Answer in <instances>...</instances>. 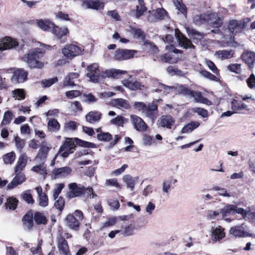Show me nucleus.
Masks as SVG:
<instances>
[{
	"label": "nucleus",
	"instance_id": "nucleus-62",
	"mask_svg": "<svg viewBox=\"0 0 255 255\" xmlns=\"http://www.w3.org/2000/svg\"><path fill=\"white\" fill-rule=\"evenodd\" d=\"M79 90H71L66 92V96L69 99H73L79 96L81 94Z\"/></svg>",
	"mask_w": 255,
	"mask_h": 255
},
{
	"label": "nucleus",
	"instance_id": "nucleus-47",
	"mask_svg": "<svg viewBox=\"0 0 255 255\" xmlns=\"http://www.w3.org/2000/svg\"><path fill=\"white\" fill-rule=\"evenodd\" d=\"M18 200L15 198L11 197L7 199L5 204L6 209L14 210L17 205Z\"/></svg>",
	"mask_w": 255,
	"mask_h": 255
},
{
	"label": "nucleus",
	"instance_id": "nucleus-40",
	"mask_svg": "<svg viewBox=\"0 0 255 255\" xmlns=\"http://www.w3.org/2000/svg\"><path fill=\"white\" fill-rule=\"evenodd\" d=\"M180 87L181 88V90H182L183 93L191 95L198 102L200 101V98L202 97L200 92L190 91L187 88H184L183 86H181Z\"/></svg>",
	"mask_w": 255,
	"mask_h": 255
},
{
	"label": "nucleus",
	"instance_id": "nucleus-42",
	"mask_svg": "<svg viewBox=\"0 0 255 255\" xmlns=\"http://www.w3.org/2000/svg\"><path fill=\"white\" fill-rule=\"evenodd\" d=\"M146 10L145 6H136L135 10H132L130 12V14L135 18H138L143 15V13Z\"/></svg>",
	"mask_w": 255,
	"mask_h": 255
},
{
	"label": "nucleus",
	"instance_id": "nucleus-5",
	"mask_svg": "<svg viewBox=\"0 0 255 255\" xmlns=\"http://www.w3.org/2000/svg\"><path fill=\"white\" fill-rule=\"evenodd\" d=\"M62 52L67 58L72 59L81 54L82 49L77 45L68 44L63 48Z\"/></svg>",
	"mask_w": 255,
	"mask_h": 255
},
{
	"label": "nucleus",
	"instance_id": "nucleus-17",
	"mask_svg": "<svg viewBox=\"0 0 255 255\" xmlns=\"http://www.w3.org/2000/svg\"><path fill=\"white\" fill-rule=\"evenodd\" d=\"M27 160L28 157L25 153L21 154L14 167V172H21L23 170L27 164Z\"/></svg>",
	"mask_w": 255,
	"mask_h": 255
},
{
	"label": "nucleus",
	"instance_id": "nucleus-60",
	"mask_svg": "<svg viewBox=\"0 0 255 255\" xmlns=\"http://www.w3.org/2000/svg\"><path fill=\"white\" fill-rule=\"evenodd\" d=\"M246 81L249 88L255 89V75L254 74H252Z\"/></svg>",
	"mask_w": 255,
	"mask_h": 255
},
{
	"label": "nucleus",
	"instance_id": "nucleus-24",
	"mask_svg": "<svg viewBox=\"0 0 255 255\" xmlns=\"http://www.w3.org/2000/svg\"><path fill=\"white\" fill-rule=\"evenodd\" d=\"M217 58L221 60L229 59L233 57L234 51L233 50H220L215 53Z\"/></svg>",
	"mask_w": 255,
	"mask_h": 255
},
{
	"label": "nucleus",
	"instance_id": "nucleus-46",
	"mask_svg": "<svg viewBox=\"0 0 255 255\" xmlns=\"http://www.w3.org/2000/svg\"><path fill=\"white\" fill-rule=\"evenodd\" d=\"M13 97L19 100H23L25 97V93L23 89H17L12 92Z\"/></svg>",
	"mask_w": 255,
	"mask_h": 255
},
{
	"label": "nucleus",
	"instance_id": "nucleus-22",
	"mask_svg": "<svg viewBox=\"0 0 255 255\" xmlns=\"http://www.w3.org/2000/svg\"><path fill=\"white\" fill-rule=\"evenodd\" d=\"M65 222L67 226L71 229L78 230L80 226L79 220L77 219L73 215H68L65 219Z\"/></svg>",
	"mask_w": 255,
	"mask_h": 255
},
{
	"label": "nucleus",
	"instance_id": "nucleus-21",
	"mask_svg": "<svg viewBox=\"0 0 255 255\" xmlns=\"http://www.w3.org/2000/svg\"><path fill=\"white\" fill-rule=\"evenodd\" d=\"M57 248L61 254L69 255V251L67 241L62 236L57 238Z\"/></svg>",
	"mask_w": 255,
	"mask_h": 255
},
{
	"label": "nucleus",
	"instance_id": "nucleus-51",
	"mask_svg": "<svg viewBox=\"0 0 255 255\" xmlns=\"http://www.w3.org/2000/svg\"><path fill=\"white\" fill-rule=\"evenodd\" d=\"M12 114L10 111H6L4 113L1 125L6 126L8 125L12 120Z\"/></svg>",
	"mask_w": 255,
	"mask_h": 255
},
{
	"label": "nucleus",
	"instance_id": "nucleus-26",
	"mask_svg": "<svg viewBox=\"0 0 255 255\" xmlns=\"http://www.w3.org/2000/svg\"><path fill=\"white\" fill-rule=\"evenodd\" d=\"M49 149L50 148L47 146V143L45 141L42 142L36 159L40 160H45L47 158Z\"/></svg>",
	"mask_w": 255,
	"mask_h": 255
},
{
	"label": "nucleus",
	"instance_id": "nucleus-41",
	"mask_svg": "<svg viewBox=\"0 0 255 255\" xmlns=\"http://www.w3.org/2000/svg\"><path fill=\"white\" fill-rule=\"evenodd\" d=\"M34 219L37 224H46L47 223L46 216L43 213L36 212L34 214Z\"/></svg>",
	"mask_w": 255,
	"mask_h": 255
},
{
	"label": "nucleus",
	"instance_id": "nucleus-6",
	"mask_svg": "<svg viewBox=\"0 0 255 255\" xmlns=\"http://www.w3.org/2000/svg\"><path fill=\"white\" fill-rule=\"evenodd\" d=\"M130 120L136 130L139 132H144L146 130L148 126L140 117L131 115L130 116Z\"/></svg>",
	"mask_w": 255,
	"mask_h": 255
},
{
	"label": "nucleus",
	"instance_id": "nucleus-63",
	"mask_svg": "<svg viewBox=\"0 0 255 255\" xmlns=\"http://www.w3.org/2000/svg\"><path fill=\"white\" fill-rule=\"evenodd\" d=\"M39 197V205L43 207H45L48 205V200L47 195L45 194H42Z\"/></svg>",
	"mask_w": 255,
	"mask_h": 255
},
{
	"label": "nucleus",
	"instance_id": "nucleus-37",
	"mask_svg": "<svg viewBox=\"0 0 255 255\" xmlns=\"http://www.w3.org/2000/svg\"><path fill=\"white\" fill-rule=\"evenodd\" d=\"M200 125L198 122H192L185 126L181 130V133H185L192 131L194 129L197 128Z\"/></svg>",
	"mask_w": 255,
	"mask_h": 255
},
{
	"label": "nucleus",
	"instance_id": "nucleus-61",
	"mask_svg": "<svg viewBox=\"0 0 255 255\" xmlns=\"http://www.w3.org/2000/svg\"><path fill=\"white\" fill-rule=\"evenodd\" d=\"M171 185V182L170 181L164 180L162 184V190L163 192L166 193V194H168Z\"/></svg>",
	"mask_w": 255,
	"mask_h": 255
},
{
	"label": "nucleus",
	"instance_id": "nucleus-13",
	"mask_svg": "<svg viewBox=\"0 0 255 255\" xmlns=\"http://www.w3.org/2000/svg\"><path fill=\"white\" fill-rule=\"evenodd\" d=\"M17 45V41L9 37H5L0 40V50H5L15 48Z\"/></svg>",
	"mask_w": 255,
	"mask_h": 255
},
{
	"label": "nucleus",
	"instance_id": "nucleus-27",
	"mask_svg": "<svg viewBox=\"0 0 255 255\" xmlns=\"http://www.w3.org/2000/svg\"><path fill=\"white\" fill-rule=\"evenodd\" d=\"M102 114L99 111H91L85 117L86 120L90 124L98 122L101 119Z\"/></svg>",
	"mask_w": 255,
	"mask_h": 255
},
{
	"label": "nucleus",
	"instance_id": "nucleus-43",
	"mask_svg": "<svg viewBox=\"0 0 255 255\" xmlns=\"http://www.w3.org/2000/svg\"><path fill=\"white\" fill-rule=\"evenodd\" d=\"M187 32L189 36L193 39H200L203 37V35L201 33L191 28H187Z\"/></svg>",
	"mask_w": 255,
	"mask_h": 255
},
{
	"label": "nucleus",
	"instance_id": "nucleus-44",
	"mask_svg": "<svg viewBox=\"0 0 255 255\" xmlns=\"http://www.w3.org/2000/svg\"><path fill=\"white\" fill-rule=\"evenodd\" d=\"M227 69L230 71L237 74H241L242 71L241 64L238 63L229 64L227 67Z\"/></svg>",
	"mask_w": 255,
	"mask_h": 255
},
{
	"label": "nucleus",
	"instance_id": "nucleus-35",
	"mask_svg": "<svg viewBox=\"0 0 255 255\" xmlns=\"http://www.w3.org/2000/svg\"><path fill=\"white\" fill-rule=\"evenodd\" d=\"M124 85L131 90H137L140 89L142 86L141 84L136 80H127L125 81L123 83Z\"/></svg>",
	"mask_w": 255,
	"mask_h": 255
},
{
	"label": "nucleus",
	"instance_id": "nucleus-36",
	"mask_svg": "<svg viewBox=\"0 0 255 255\" xmlns=\"http://www.w3.org/2000/svg\"><path fill=\"white\" fill-rule=\"evenodd\" d=\"M194 22L198 25L208 23V11L202 13L200 15H197L194 17Z\"/></svg>",
	"mask_w": 255,
	"mask_h": 255
},
{
	"label": "nucleus",
	"instance_id": "nucleus-59",
	"mask_svg": "<svg viewBox=\"0 0 255 255\" xmlns=\"http://www.w3.org/2000/svg\"><path fill=\"white\" fill-rule=\"evenodd\" d=\"M128 165L127 164H125L122 165L121 167L111 172V175L119 176L125 172L126 169L128 168Z\"/></svg>",
	"mask_w": 255,
	"mask_h": 255
},
{
	"label": "nucleus",
	"instance_id": "nucleus-19",
	"mask_svg": "<svg viewBox=\"0 0 255 255\" xmlns=\"http://www.w3.org/2000/svg\"><path fill=\"white\" fill-rule=\"evenodd\" d=\"M35 23L38 27L40 28L43 31H50L53 28L54 23L51 22L49 19H36L35 20Z\"/></svg>",
	"mask_w": 255,
	"mask_h": 255
},
{
	"label": "nucleus",
	"instance_id": "nucleus-31",
	"mask_svg": "<svg viewBox=\"0 0 255 255\" xmlns=\"http://www.w3.org/2000/svg\"><path fill=\"white\" fill-rule=\"evenodd\" d=\"M242 58L250 67L253 66L255 63V52H245L242 55Z\"/></svg>",
	"mask_w": 255,
	"mask_h": 255
},
{
	"label": "nucleus",
	"instance_id": "nucleus-52",
	"mask_svg": "<svg viewBox=\"0 0 255 255\" xmlns=\"http://www.w3.org/2000/svg\"><path fill=\"white\" fill-rule=\"evenodd\" d=\"M32 170L42 175L43 176L47 174L46 170L43 164L33 166Z\"/></svg>",
	"mask_w": 255,
	"mask_h": 255
},
{
	"label": "nucleus",
	"instance_id": "nucleus-11",
	"mask_svg": "<svg viewBox=\"0 0 255 255\" xmlns=\"http://www.w3.org/2000/svg\"><path fill=\"white\" fill-rule=\"evenodd\" d=\"M158 124L162 128L172 129L175 124V119L170 115L162 116L158 121Z\"/></svg>",
	"mask_w": 255,
	"mask_h": 255
},
{
	"label": "nucleus",
	"instance_id": "nucleus-9",
	"mask_svg": "<svg viewBox=\"0 0 255 255\" xmlns=\"http://www.w3.org/2000/svg\"><path fill=\"white\" fill-rule=\"evenodd\" d=\"M223 23V16L219 14L216 12H211L208 11V21L211 26L218 28L220 27Z\"/></svg>",
	"mask_w": 255,
	"mask_h": 255
},
{
	"label": "nucleus",
	"instance_id": "nucleus-3",
	"mask_svg": "<svg viewBox=\"0 0 255 255\" xmlns=\"http://www.w3.org/2000/svg\"><path fill=\"white\" fill-rule=\"evenodd\" d=\"M3 72L11 73L13 74L11 77V82L13 84L22 83L24 82L27 77L28 73L23 69H17L11 68L7 69H3Z\"/></svg>",
	"mask_w": 255,
	"mask_h": 255
},
{
	"label": "nucleus",
	"instance_id": "nucleus-48",
	"mask_svg": "<svg viewBox=\"0 0 255 255\" xmlns=\"http://www.w3.org/2000/svg\"><path fill=\"white\" fill-rule=\"evenodd\" d=\"M15 158V154L14 152L7 153L3 156V160L5 164H12Z\"/></svg>",
	"mask_w": 255,
	"mask_h": 255
},
{
	"label": "nucleus",
	"instance_id": "nucleus-39",
	"mask_svg": "<svg viewBox=\"0 0 255 255\" xmlns=\"http://www.w3.org/2000/svg\"><path fill=\"white\" fill-rule=\"evenodd\" d=\"M236 209V206L234 205H229L225 206L221 210L220 213L222 214L223 217L230 215L235 214V211Z\"/></svg>",
	"mask_w": 255,
	"mask_h": 255
},
{
	"label": "nucleus",
	"instance_id": "nucleus-49",
	"mask_svg": "<svg viewBox=\"0 0 255 255\" xmlns=\"http://www.w3.org/2000/svg\"><path fill=\"white\" fill-rule=\"evenodd\" d=\"M22 199L28 204H33L34 200L30 193V190H27L22 192L21 194Z\"/></svg>",
	"mask_w": 255,
	"mask_h": 255
},
{
	"label": "nucleus",
	"instance_id": "nucleus-29",
	"mask_svg": "<svg viewBox=\"0 0 255 255\" xmlns=\"http://www.w3.org/2000/svg\"><path fill=\"white\" fill-rule=\"evenodd\" d=\"M228 29L232 35H235L236 33L242 31L239 21L234 19L229 21Z\"/></svg>",
	"mask_w": 255,
	"mask_h": 255
},
{
	"label": "nucleus",
	"instance_id": "nucleus-18",
	"mask_svg": "<svg viewBox=\"0 0 255 255\" xmlns=\"http://www.w3.org/2000/svg\"><path fill=\"white\" fill-rule=\"evenodd\" d=\"M79 77V74L78 72L69 73L65 78L63 82V85L64 86H70L71 87L76 86L77 85L75 83L78 81V79Z\"/></svg>",
	"mask_w": 255,
	"mask_h": 255
},
{
	"label": "nucleus",
	"instance_id": "nucleus-34",
	"mask_svg": "<svg viewBox=\"0 0 255 255\" xmlns=\"http://www.w3.org/2000/svg\"><path fill=\"white\" fill-rule=\"evenodd\" d=\"M172 2L176 9L186 17L187 12V7L183 3L182 0H172Z\"/></svg>",
	"mask_w": 255,
	"mask_h": 255
},
{
	"label": "nucleus",
	"instance_id": "nucleus-23",
	"mask_svg": "<svg viewBox=\"0 0 255 255\" xmlns=\"http://www.w3.org/2000/svg\"><path fill=\"white\" fill-rule=\"evenodd\" d=\"M111 104L114 107L120 109H125L128 110L131 108L128 101L122 98L114 99L112 100Z\"/></svg>",
	"mask_w": 255,
	"mask_h": 255
},
{
	"label": "nucleus",
	"instance_id": "nucleus-58",
	"mask_svg": "<svg viewBox=\"0 0 255 255\" xmlns=\"http://www.w3.org/2000/svg\"><path fill=\"white\" fill-rule=\"evenodd\" d=\"M205 64L207 66V67L216 75H217L219 73V71L217 68L215 64L209 60L206 59L205 60Z\"/></svg>",
	"mask_w": 255,
	"mask_h": 255
},
{
	"label": "nucleus",
	"instance_id": "nucleus-57",
	"mask_svg": "<svg viewBox=\"0 0 255 255\" xmlns=\"http://www.w3.org/2000/svg\"><path fill=\"white\" fill-rule=\"evenodd\" d=\"M64 129L66 131H73L77 128V124L74 121H70L65 124Z\"/></svg>",
	"mask_w": 255,
	"mask_h": 255
},
{
	"label": "nucleus",
	"instance_id": "nucleus-20",
	"mask_svg": "<svg viewBox=\"0 0 255 255\" xmlns=\"http://www.w3.org/2000/svg\"><path fill=\"white\" fill-rule=\"evenodd\" d=\"M82 5L87 8L98 10L100 8H103L104 4L102 0H91L84 1Z\"/></svg>",
	"mask_w": 255,
	"mask_h": 255
},
{
	"label": "nucleus",
	"instance_id": "nucleus-14",
	"mask_svg": "<svg viewBox=\"0 0 255 255\" xmlns=\"http://www.w3.org/2000/svg\"><path fill=\"white\" fill-rule=\"evenodd\" d=\"M15 176L12 180L7 185V188L11 189L18 185L21 184L26 179L24 173L21 172H14Z\"/></svg>",
	"mask_w": 255,
	"mask_h": 255
},
{
	"label": "nucleus",
	"instance_id": "nucleus-16",
	"mask_svg": "<svg viewBox=\"0 0 255 255\" xmlns=\"http://www.w3.org/2000/svg\"><path fill=\"white\" fill-rule=\"evenodd\" d=\"M224 229L221 226L213 228L211 231V239L213 242H220L225 237Z\"/></svg>",
	"mask_w": 255,
	"mask_h": 255
},
{
	"label": "nucleus",
	"instance_id": "nucleus-2",
	"mask_svg": "<svg viewBox=\"0 0 255 255\" xmlns=\"http://www.w3.org/2000/svg\"><path fill=\"white\" fill-rule=\"evenodd\" d=\"M133 107L142 115L153 122L158 116L157 105L154 103L147 104L142 102H135Z\"/></svg>",
	"mask_w": 255,
	"mask_h": 255
},
{
	"label": "nucleus",
	"instance_id": "nucleus-33",
	"mask_svg": "<svg viewBox=\"0 0 255 255\" xmlns=\"http://www.w3.org/2000/svg\"><path fill=\"white\" fill-rule=\"evenodd\" d=\"M60 128V125L57 120L50 119L47 123V129L51 132H57Z\"/></svg>",
	"mask_w": 255,
	"mask_h": 255
},
{
	"label": "nucleus",
	"instance_id": "nucleus-38",
	"mask_svg": "<svg viewBox=\"0 0 255 255\" xmlns=\"http://www.w3.org/2000/svg\"><path fill=\"white\" fill-rule=\"evenodd\" d=\"M174 88L171 86H166L162 84L158 85V88L153 89L152 91L156 93H160L161 95H166L172 90Z\"/></svg>",
	"mask_w": 255,
	"mask_h": 255
},
{
	"label": "nucleus",
	"instance_id": "nucleus-12",
	"mask_svg": "<svg viewBox=\"0 0 255 255\" xmlns=\"http://www.w3.org/2000/svg\"><path fill=\"white\" fill-rule=\"evenodd\" d=\"M175 35L179 42V45L184 48H194V46L191 41L183 35L178 29L175 30Z\"/></svg>",
	"mask_w": 255,
	"mask_h": 255
},
{
	"label": "nucleus",
	"instance_id": "nucleus-7",
	"mask_svg": "<svg viewBox=\"0 0 255 255\" xmlns=\"http://www.w3.org/2000/svg\"><path fill=\"white\" fill-rule=\"evenodd\" d=\"M70 191L67 193V196L69 198L81 196L85 193V188L81 184L76 183H72L68 185Z\"/></svg>",
	"mask_w": 255,
	"mask_h": 255
},
{
	"label": "nucleus",
	"instance_id": "nucleus-55",
	"mask_svg": "<svg viewBox=\"0 0 255 255\" xmlns=\"http://www.w3.org/2000/svg\"><path fill=\"white\" fill-rule=\"evenodd\" d=\"M201 74L204 77L212 81H218L219 78L213 74H211L209 72L203 70L200 72Z\"/></svg>",
	"mask_w": 255,
	"mask_h": 255
},
{
	"label": "nucleus",
	"instance_id": "nucleus-15",
	"mask_svg": "<svg viewBox=\"0 0 255 255\" xmlns=\"http://www.w3.org/2000/svg\"><path fill=\"white\" fill-rule=\"evenodd\" d=\"M244 224H243L241 226H236L232 227L230 229L229 232L231 235L238 237H247L252 236V234L244 231Z\"/></svg>",
	"mask_w": 255,
	"mask_h": 255
},
{
	"label": "nucleus",
	"instance_id": "nucleus-54",
	"mask_svg": "<svg viewBox=\"0 0 255 255\" xmlns=\"http://www.w3.org/2000/svg\"><path fill=\"white\" fill-rule=\"evenodd\" d=\"M97 138L100 141H108L112 138L109 132H101L97 135Z\"/></svg>",
	"mask_w": 255,
	"mask_h": 255
},
{
	"label": "nucleus",
	"instance_id": "nucleus-56",
	"mask_svg": "<svg viewBox=\"0 0 255 255\" xmlns=\"http://www.w3.org/2000/svg\"><path fill=\"white\" fill-rule=\"evenodd\" d=\"M212 189L214 191H219V195L226 197H230L231 195L227 193V191L225 188H221L219 186H214Z\"/></svg>",
	"mask_w": 255,
	"mask_h": 255
},
{
	"label": "nucleus",
	"instance_id": "nucleus-25",
	"mask_svg": "<svg viewBox=\"0 0 255 255\" xmlns=\"http://www.w3.org/2000/svg\"><path fill=\"white\" fill-rule=\"evenodd\" d=\"M72 171L70 167L65 166L53 170L52 173L55 178L64 177L69 175Z\"/></svg>",
	"mask_w": 255,
	"mask_h": 255
},
{
	"label": "nucleus",
	"instance_id": "nucleus-64",
	"mask_svg": "<svg viewBox=\"0 0 255 255\" xmlns=\"http://www.w3.org/2000/svg\"><path fill=\"white\" fill-rule=\"evenodd\" d=\"M15 142L16 148L20 151L23 148L25 143L23 139H21L18 136L15 138Z\"/></svg>",
	"mask_w": 255,
	"mask_h": 255
},
{
	"label": "nucleus",
	"instance_id": "nucleus-30",
	"mask_svg": "<svg viewBox=\"0 0 255 255\" xmlns=\"http://www.w3.org/2000/svg\"><path fill=\"white\" fill-rule=\"evenodd\" d=\"M127 73V72L126 71L116 69L106 70L104 72L106 76L116 79L120 78L123 75L126 74Z\"/></svg>",
	"mask_w": 255,
	"mask_h": 255
},
{
	"label": "nucleus",
	"instance_id": "nucleus-8",
	"mask_svg": "<svg viewBox=\"0 0 255 255\" xmlns=\"http://www.w3.org/2000/svg\"><path fill=\"white\" fill-rule=\"evenodd\" d=\"M136 51L125 49H118L115 51V58L119 61L126 60L133 57Z\"/></svg>",
	"mask_w": 255,
	"mask_h": 255
},
{
	"label": "nucleus",
	"instance_id": "nucleus-32",
	"mask_svg": "<svg viewBox=\"0 0 255 255\" xmlns=\"http://www.w3.org/2000/svg\"><path fill=\"white\" fill-rule=\"evenodd\" d=\"M122 179L123 182L126 184L127 187L132 191L137 181L138 177H133L129 174H126L123 176Z\"/></svg>",
	"mask_w": 255,
	"mask_h": 255
},
{
	"label": "nucleus",
	"instance_id": "nucleus-28",
	"mask_svg": "<svg viewBox=\"0 0 255 255\" xmlns=\"http://www.w3.org/2000/svg\"><path fill=\"white\" fill-rule=\"evenodd\" d=\"M51 32L55 35L58 39H60L63 36L67 35L69 31L68 28L66 26L59 27L56 26L54 24Z\"/></svg>",
	"mask_w": 255,
	"mask_h": 255
},
{
	"label": "nucleus",
	"instance_id": "nucleus-1",
	"mask_svg": "<svg viewBox=\"0 0 255 255\" xmlns=\"http://www.w3.org/2000/svg\"><path fill=\"white\" fill-rule=\"evenodd\" d=\"M43 56L44 53L41 49H32L23 56L22 60L30 68H42L44 63L40 59Z\"/></svg>",
	"mask_w": 255,
	"mask_h": 255
},
{
	"label": "nucleus",
	"instance_id": "nucleus-45",
	"mask_svg": "<svg viewBox=\"0 0 255 255\" xmlns=\"http://www.w3.org/2000/svg\"><path fill=\"white\" fill-rule=\"evenodd\" d=\"M105 185L107 186L115 187L119 190L122 189V185L118 182V179L115 178L106 179Z\"/></svg>",
	"mask_w": 255,
	"mask_h": 255
},
{
	"label": "nucleus",
	"instance_id": "nucleus-50",
	"mask_svg": "<svg viewBox=\"0 0 255 255\" xmlns=\"http://www.w3.org/2000/svg\"><path fill=\"white\" fill-rule=\"evenodd\" d=\"M160 59L162 62L169 63H174L177 62L178 58L173 59L171 57L170 54H164L160 56Z\"/></svg>",
	"mask_w": 255,
	"mask_h": 255
},
{
	"label": "nucleus",
	"instance_id": "nucleus-53",
	"mask_svg": "<svg viewBox=\"0 0 255 255\" xmlns=\"http://www.w3.org/2000/svg\"><path fill=\"white\" fill-rule=\"evenodd\" d=\"M125 118L122 116H118L117 117L110 121V124L118 126H123L124 124Z\"/></svg>",
	"mask_w": 255,
	"mask_h": 255
},
{
	"label": "nucleus",
	"instance_id": "nucleus-10",
	"mask_svg": "<svg viewBox=\"0 0 255 255\" xmlns=\"http://www.w3.org/2000/svg\"><path fill=\"white\" fill-rule=\"evenodd\" d=\"M75 145L74 142L70 138L65 140L63 144L60 147L59 151L62 152L61 155L63 157H67L69 154L74 152Z\"/></svg>",
	"mask_w": 255,
	"mask_h": 255
},
{
	"label": "nucleus",
	"instance_id": "nucleus-4",
	"mask_svg": "<svg viewBox=\"0 0 255 255\" xmlns=\"http://www.w3.org/2000/svg\"><path fill=\"white\" fill-rule=\"evenodd\" d=\"M87 76L94 83L100 82L104 77V73L101 72L98 63H93L87 67Z\"/></svg>",
	"mask_w": 255,
	"mask_h": 255
}]
</instances>
